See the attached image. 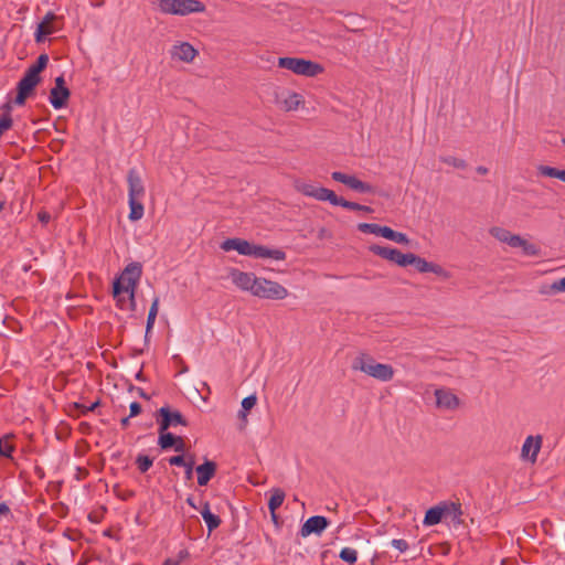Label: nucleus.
<instances>
[{
    "mask_svg": "<svg viewBox=\"0 0 565 565\" xmlns=\"http://www.w3.org/2000/svg\"><path fill=\"white\" fill-rule=\"evenodd\" d=\"M331 178L334 181L347 185L349 189L353 191L360 193H374V188L371 184L359 180L354 175H350L340 171H334L331 173Z\"/></svg>",
    "mask_w": 565,
    "mask_h": 565,
    "instance_id": "nucleus-15",
    "label": "nucleus"
},
{
    "mask_svg": "<svg viewBox=\"0 0 565 565\" xmlns=\"http://www.w3.org/2000/svg\"><path fill=\"white\" fill-rule=\"evenodd\" d=\"M563 143L565 145V138L563 139Z\"/></svg>",
    "mask_w": 565,
    "mask_h": 565,
    "instance_id": "nucleus-58",
    "label": "nucleus"
},
{
    "mask_svg": "<svg viewBox=\"0 0 565 565\" xmlns=\"http://www.w3.org/2000/svg\"><path fill=\"white\" fill-rule=\"evenodd\" d=\"M408 265L415 266L419 273H434L444 279H448L450 277V273L444 269L440 265L427 262L425 258H422L413 253H408L407 266Z\"/></svg>",
    "mask_w": 565,
    "mask_h": 565,
    "instance_id": "nucleus-13",
    "label": "nucleus"
},
{
    "mask_svg": "<svg viewBox=\"0 0 565 565\" xmlns=\"http://www.w3.org/2000/svg\"><path fill=\"white\" fill-rule=\"evenodd\" d=\"M173 447L175 451L181 452L184 450L185 444L181 437H177V441L174 443Z\"/></svg>",
    "mask_w": 565,
    "mask_h": 565,
    "instance_id": "nucleus-48",
    "label": "nucleus"
},
{
    "mask_svg": "<svg viewBox=\"0 0 565 565\" xmlns=\"http://www.w3.org/2000/svg\"><path fill=\"white\" fill-rule=\"evenodd\" d=\"M275 105L285 113L296 111L305 106V98L296 92L281 88L275 93Z\"/></svg>",
    "mask_w": 565,
    "mask_h": 565,
    "instance_id": "nucleus-10",
    "label": "nucleus"
},
{
    "mask_svg": "<svg viewBox=\"0 0 565 565\" xmlns=\"http://www.w3.org/2000/svg\"><path fill=\"white\" fill-rule=\"evenodd\" d=\"M394 233H395V231L392 230L391 227H388V226H381V232H380V236L381 237H384L386 239L392 241V238L394 236Z\"/></svg>",
    "mask_w": 565,
    "mask_h": 565,
    "instance_id": "nucleus-44",
    "label": "nucleus"
},
{
    "mask_svg": "<svg viewBox=\"0 0 565 565\" xmlns=\"http://www.w3.org/2000/svg\"><path fill=\"white\" fill-rule=\"evenodd\" d=\"M543 438L541 435H530L525 438L521 448V459L526 462L535 463L537 455L542 448Z\"/></svg>",
    "mask_w": 565,
    "mask_h": 565,
    "instance_id": "nucleus-17",
    "label": "nucleus"
},
{
    "mask_svg": "<svg viewBox=\"0 0 565 565\" xmlns=\"http://www.w3.org/2000/svg\"><path fill=\"white\" fill-rule=\"evenodd\" d=\"M186 502H188V504H189V505H191L193 509H196V505H195L194 501L192 500V498H188V499H186Z\"/></svg>",
    "mask_w": 565,
    "mask_h": 565,
    "instance_id": "nucleus-51",
    "label": "nucleus"
},
{
    "mask_svg": "<svg viewBox=\"0 0 565 565\" xmlns=\"http://www.w3.org/2000/svg\"><path fill=\"white\" fill-rule=\"evenodd\" d=\"M333 205H339L344 209L353 210V211H362L364 213H371L373 210L367 205H362L355 202L347 201L343 198L335 196V201L333 202Z\"/></svg>",
    "mask_w": 565,
    "mask_h": 565,
    "instance_id": "nucleus-28",
    "label": "nucleus"
},
{
    "mask_svg": "<svg viewBox=\"0 0 565 565\" xmlns=\"http://www.w3.org/2000/svg\"><path fill=\"white\" fill-rule=\"evenodd\" d=\"M158 310H159V299L156 298L153 300V302L150 307L149 313H148L147 328H146L147 333H149L150 330L153 328V324H154V321H156V318L158 315Z\"/></svg>",
    "mask_w": 565,
    "mask_h": 565,
    "instance_id": "nucleus-34",
    "label": "nucleus"
},
{
    "mask_svg": "<svg viewBox=\"0 0 565 565\" xmlns=\"http://www.w3.org/2000/svg\"><path fill=\"white\" fill-rule=\"evenodd\" d=\"M56 20L57 18L53 13H47L45 15L43 21L38 25L36 41H43L47 35L53 34L57 30V26L55 25Z\"/></svg>",
    "mask_w": 565,
    "mask_h": 565,
    "instance_id": "nucleus-22",
    "label": "nucleus"
},
{
    "mask_svg": "<svg viewBox=\"0 0 565 565\" xmlns=\"http://www.w3.org/2000/svg\"><path fill=\"white\" fill-rule=\"evenodd\" d=\"M7 510V507L0 508V512Z\"/></svg>",
    "mask_w": 565,
    "mask_h": 565,
    "instance_id": "nucleus-55",
    "label": "nucleus"
},
{
    "mask_svg": "<svg viewBox=\"0 0 565 565\" xmlns=\"http://www.w3.org/2000/svg\"><path fill=\"white\" fill-rule=\"evenodd\" d=\"M47 565H52V564H47Z\"/></svg>",
    "mask_w": 565,
    "mask_h": 565,
    "instance_id": "nucleus-59",
    "label": "nucleus"
},
{
    "mask_svg": "<svg viewBox=\"0 0 565 565\" xmlns=\"http://www.w3.org/2000/svg\"><path fill=\"white\" fill-rule=\"evenodd\" d=\"M7 510V507L0 508V512Z\"/></svg>",
    "mask_w": 565,
    "mask_h": 565,
    "instance_id": "nucleus-56",
    "label": "nucleus"
},
{
    "mask_svg": "<svg viewBox=\"0 0 565 565\" xmlns=\"http://www.w3.org/2000/svg\"><path fill=\"white\" fill-rule=\"evenodd\" d=\"M551 290L555 294L565 292V277L554 281L551 285Z\"/></svg>",
    "mask_w": 565,
    "mask_h": 565,
    "instance_id": "nucleus-41",
    "label": "nucleus"
},
{
    "mask_svg": "<svg viewBox=\"0 0 565 565\" xmlns=\"http://www.w3.org/2000/svg\"><path fill=\"white\" fill-rule=\"evenodd\" d=\"M128 423H129V418H122V419H121V425H122L124 427H126V426L128 425Z\"/></svg>",
    "mask_w": 565,
    "mask_h": 565,
    "instance_id": "nucleus-53",
    "label": "nucleus"
},
{
    "mask_svg": "<svg viewBox=\"0 0 565 565\" xmlns=\"http://www.w3.org/2000/svg\"><path fill=\"white\" fill-rule=\"evenodd\" d=\"M71 90L63 76H57L54 79V84L50 89L49 100L53 108H64L70 99Z\"/></svg>",
    "mask_w": 565,
    "mask_h": 565,
    "instance_id": "nucleus-12",
    "label": "nucleus"
},
{
    "mask_svg": "<svg viewBox=\"0 0 565 565\" xmlns=\"http://www.w3.org/2000/svg\"><path fill=\"white\" fill-rule=\"evenodd\" d=\"M435 407L439 412L455 413L462 406L461 398L449 387H438L434 392Z\"/></svg>",
    "mask_w": 565,
    "mask_h": 565,
    "instance_id": "nucleus-8",
    "label": "nucleus"
},
{
    "mask_svg": "<svg viewBox=\"0 0 565 565\" xmlns=\"http://www.w3.org/2000/svg\"><path fill=\"white\" fill-rule=\"evenodd\" d=\"M2 209H3V204H2V203H0V211H1Z\"/></svg>",
    "mask_w": 565,
    "mask_h": 565,
    "instance_id": "nucleus-57",
    "label": "nucleus"
},
{
    "mask_svg": "<svg viewBox=\"0 0 565 565\" xmlns=\"http://www.w3.org/2000/svg\"><path fill=\"white\" fill-rule=\"evenodd\" d=\"M285 500V492L279 489L275 488L271 490V495L268 502V509L270 512H275L284 502Z\"/></svg>",
    "mask_w": 565,
    "mask_h": 565,
    "instance_id": "nucleus-31",
    "label": "nucleus"
},
{
    "mask_svg": "<svg viewBox=\"0 0 565 565\" xmlns=\"http://www.w3.org/2000/svg\"><path fill=\"white\" fill-rule=\"evenodd\" d=\"M49 63V56L46 54H41L36 62L28 67L26 71H44Z\"/></svg>",
    "mask_w": 565,
    "mask_h": 565,
    "instance_id": "nucleus-39",
    "label": "nucleus"
},
{
    "mask_svg": "<svg viewBox=\"0 0 565 565\" xmlns=\"http://www.w3.org/2000/svg\"><path fill=\"white\" fill-rule=\"evenodd\" d=\"M158 414L160 416L159 425L161 431H166L168 428L175 427L178 425H186L182 414L178 411H171L169 407H161L158 411Z\"/></svg>",
    "mask_w": 565,
    "mask_h": 565,
    "instance_id": "nucleus-18",
    "label": "nucleus"
},
{
    "mask_svg": "<svg viewBox=\"0 0 565 565\" xmlns=\"http://www.w3.org/2000/svg\"><path fill=\"white\" fill-rule=\"evenodd\" d=\"M537 171L541 175L548 177V178H555L563 182H565V170H561L554 167L550 166H540L537 168Z\"/></svg>",
    "mask_w": 565,
    "mask_h": 565,
    "instance_id": "nucleus-30",
    "label": "nucleus"
},
{
    "mask_svg": "<svg viewBox=\"0 0 565 565\" xmlns=\"http://www.w3.org/2000/svg\"><path fill=\"white\" fill-rule=\"evenodd\" d=\"M224 252L236 250L239 255L254 258H271L285 260L286 253L281 249H273L264 245H256L243 238H227L221 244Z\"/></svg>",
    "mask_w": 565,
    "mask_h": 565,
    "instance_id": "nucleus-1",
    "label": "nucleus"
},
{
    "mask_svg": "<svg viewBox=\"0 0 565 565\" xmlns=\"http://www.w3.org/2000/svg\"><path fill=\"white\" fill-rule=\"evenodd\" d=\"M141 274L142 267L139 263L128 264L121 275L114 281L113 294L118 295L120 291H125L129 292L131 297L135 294Z\"/></svg>",
    "mask_w": 565,
    "mask_h": 565,
    "instance_id": "nucleus-5",
    "label": "nucleus"
},
{
    "mask_svg": "<svg viewBox=\"0 0 565 565\" xmlns=\"http://www.w3.org/2000/svg\"><path fill=\"white\" fill-rule=\"evenodd\" d=\"M216 465L213 461H205L203 465L198 466V483L200 486H206L209 481L214 477Z\"/></svg>",
    "mask_w": 565,
    "mask_h": 565,
    "instance_id": "nucleus-23",
    "label": "nucleus"
},
{
    "mask_svg": "<svg viewBox=\"0 0 565 565\" xmlns=\"http://www.w3.org/2000/svg\"><path fill=\"white\" fill-rule=\"evenodd\" d=\"M129 207L130 213L128 217L130 221L136 222L142 218L145 209L141 200H129Z\"/></svg>",
    "mask_w": 565,
    "mask_h": 565,
    "instance_id": "nucleus-32",
    "label": "nucleus"
},
{
    "mask_svg": "<svg viewBox=\"0 0 565 565\" xmlns=\"http://www.w3.org/2000/svg\"><path fill=\"white\" fill-rule=\"evenodd\" d=\"M439 160L443 163H445L449 167H452L455 169H458V170H463L467 168V162L463 159L455 157V156H440Z\"/></svg>",
    "mask_w": 565,
    "mask_h": 565,
    "instance_id": "nucleus-33",
    "label": "nucleus"
},
{
    "mask_svg": "<svg viewBox=\"0 0 565 565\" xmlns=\"http://www.w3.org/2000/svg\"><path fill=\"white\" fill-rule=\"evenodd\" d=\"M340 558L349 564H354L358 559V552L351 547H344L339 554Z\"/></svg>",
    "mask_w": 565,
    "mask_h": 565,
    "instance_id": "nucleus-37",
    "label": "nucleus"
},
{
    "mask_svg": "<svg viewBox=\"0 0 565 565\" xmlns=\"http://www.w3.org/2000/svg\"><path fill=\"white\" fill-rule=\"evenodd\" d=\"M129 408H130V415H129V417H135V416L139 415V414H140V412H141V406H140V404H139V403H137V402H132V403L130 404V407H129Z\"/></svg>",
    "mask_w": 565,
    "mask_h": 565,
    "instance_id": "nucleus-45",
    "label": "nucleus"
},
{
    "mask_svg": "<svg viewBox=\"0 0 565 565\" xmlns=\"http://www.w3.org/2000/svg\"><path fill=\"white\" fill-rule=\"evenodd\" d=\"M351 367L353 371H360L380 382H390L395 375V370L391 364L377 362L372 355L365 352L356 354L352 361Z\"/></svg>",
    "mask_w": 565,
    "mask_h": 565,
    "instance_id": "nucleus-2",
    "label": "nucleus"
},
{
    "mask_svg": "<svg viewBox=\"0 0 565 565\" xmlns=\"http://www.w3.org/2000/svg\"><path fill=\"white\" fill-rule=\"evenodd\" d=\"M392 241L397 243V244H403V245H408L409 244V238L406 236V234L401 233V232H396V231L394 233V236H393Z\"/></svg>",
    "mask_w": 565,
    "mask_h": 565,
    "instance_id": "nucleus-42",
    "label": "nucleus"
},
{
    "mask_svg": "<svg viewBox=\"0 0 565 565\" xmlns=\"http://www.w3.org/2000/svg\"><path fill=\"white\" fill-rule=\"evenodd\" d=\"M164 565H178V563L177 562H172L171 559H167L164 562Z\"/></svg>",
    "mask_w": 565,
    "mask_h": 565,
    "instance_id": "nucleus-54",
    "label": "nucleus"
},
{
    "mask_svg": "<svg viewBox=\"0 0 565 565\" xmlns=\"http://www.w3.org/2000/svg\"><path fill=\"white\" fill-rule=\"evenodd\" d=\"M381 226L375 223H360L358 230L362 233H370L380 236Z\"/></svg>",
    "mask_w": 565,
    "mask_h": 565,
    "instance_id": "nucleus-38",
    "label": "nucleus"
},
{
    "mask_svg": "<svg viewBox=\"0 0 565 565\" xmlns=\"http://www.w3.org/2000/svg\"><path fill=\"white\" fill-rule=\"evenodd\" d=\"M228 277L238 289L253 295L258 278L255 274L232 268L228 273Z\"/></svg>",
    "mask_w": 565,
    "mask_h": 565,
    "instance_id": "nucleus-16",
    "label": "nucleus"
},
{
    "mask_svg": "<svg viewBox=\"0 0 565 565\" xmlns=\"http://www.w3.org/2000/svg\"><path fill=\"white\" fill-rule=\"evenodd\" d=\"M444 509L440 507L430 508L424 518V524L427 526L436 525L441 521Z\"/></svg>",
    "mask_w": 565,
    "mask_h": 565,
    "instance_id": "nucleus-29",
    "label": "nucleus"
},
{
    "mask_svg": "<svg viewBox=\"0 0 565 565\" xmlns=\"http://www.w3.org/2000/svg\"><path fill=\"white\" fill-rule=\"evenodd\" d=\"M476 170H477V172H478L479 174H481V175H484V174H487V173L489 172L488 168H486V167H483V166H479V167H477V169H476Z\"/></svg>",
    "mask_w": 565,
    "mask_h": 565,
    "instance_id": "nucleus-50",
    "label": "nucleus"
},
{
    "mask_svg": "<svg viewBox=\"0 0 565 565\" xmlns=\"http://www.w3.org/2000/svg\"><path fill=\"white\" fill-rule=\"evenodd\" d=\"M489 234L500 243L507 244L512 248L522 249V253L526 256L537 257L541 255V248L536 244L518 234H513L504 227L493 226L489 230Z\"/></svg>",
    "mask_w": 565,
    "mask_h": 565,
    "instance_id": "nucleus-3",
    "label": "nucleus"
},
{
    "mask_svg": "<svg viewBox=\"0 0 565 565\" xmlns=\"http://www.w3.org/2000/svg\"><path fill=\"white\" fill-rule=\"evenodd\" d=\"M392 545L399 552H405L408 548V544L405 540L395 539L392 541Z\"/></svg>",
    "mask_w": 565,
    "mask_h": 565,
    "instance_id": "nucleus-43",
    "label": "nucleus"
},
{
    "mask_svg": "<svg viewBox=\"0 0 565 565\" xmlns=\"http://www.w3.org/2000/svg\"><path fill=\"white\" fill-rule=\"evenodd\" d=\"M3 115L0 118V137L12 127V118H11V110L12 105L11 102H7L3 106Z\"/></svg>",
    "mask_w": 565,
    "mask_h": 565,
    "instance_id": "nucleus-27",
    "label": "nucleus"
},
{
    "mask_svg": "<svg viewBox=\"0 0 565 565\" xmlns=\"http://www.w3.org/2000/svg\"><path fill=\"white\" fill-rule=\"evenodd\" d=\"M193 463V460H191L190 462H185L184 465V467L186 468L185 475L188 479L192 478Z\"/></svg>",
    "mask_w": 565,
    "mask_h": 565,
    "instance_id": "nucleus-49",
    "label": "nucleus"
},
{
    "mask_svg": "<svg viewBox=\"0 0 565 565\" xmlns=\"http://www.w3.org/2000/svg\"><path fill=\"white\" fill-rule=\"evenodd\" d=\"M170 465L172 466H184L185 460L183 456H173L169 459Z\"/></svg>",
    "mask_w": 565,
    "mask_h": 565,
    "instance_id": "nucleus-46",
    "label": "nucleus"
},
{
    "mask_svg": "<svg viewBox=\"0 0 565 565\" xmlns=\"http://www.w3.org/2000/svg\"><path fill=\"white\" fill-rule=\"evenodd\" d=\"M39 74L40 73H26V75L18 83L15 97L9 102L19 106L24 105L25 100L33 95L35 87L41 81Z\"/></svg>",
    "mask_w": 565,
    "mask_h": 565,
    "instance_id": "nucleus-11",
    "label": "nucleus"
},
{
    "mask_svg": "<svg viewBox=\"0 0 565 565\" xmlns=\"http://www.w3.org/2000/svg\"><path fill=\"white\" fill-rule=\"evenodd\" d=\"M268 67H278L287 71H323V67L303 58L279 57L275 61L274 56L267 58Z\"/></svg>",
    "mask_w": 565,
    "mask_h": 565,
    "instance_id": "nucleus-9",
    "label": "nucleus"
},
{
    "mask_svg": "<svg viewBox=\"0 0 565 565\" xmlns=\"http://www.w3.org/2000/svg\"><path fill=\"white\" fill-rule=\"evenodd\" d=\"M136 462L141 472H146L152 466V459L148 456H139Z\"/></svg>",
    "mask_w": 565,
    "mask_h": 565,
    "instance_id": "nucleus-40",
    "label": "nucleus"
},
{
    "mask_svg": "<svg viewBox=\"0 0 565 565\" xmlns=\"http://www.w3.org/2000/svg\"><path fill=\"white\" fill-rule=\"evenodd\" d=\"M329 522L324 516L316 515L309 518L301 526L300 534L306 537L312 533L320 534Z\"/></svg>",
    "mask_w": 565,
    "mask_h": 565,
    "instance_id": "nucleus-21",
    "label": "nucleus"
},
{
    "mask_svg": "<svg viewBox=\"0 0 565 565\" xmlns=\"http://www.w3.org/2000/svg\"><path fill=\"white\" fill-rule=\"evenodd\" d=\"M38 218H39V221H40L41 223H43V224H47V223L50 222V220H51V215H50V213H49V212H46V211H41V212H39V214H38Z\"/></svg>",
    "mask_w": 565,
    "mask_h": 565,
    "instance_id": "nucleus-47",
    "label": "nucleus"
},
{
    "mask_svg": "<svg viewBox=\"0 0 565 565\" xmlns=\"http://www.w3.org/2000/svg\"><path fill=\"white\" fill-rule=\"evenodd\" d=\"M129 200H141L145 196V186L139 173L131 169L127 174Z\"/></svg>",
    "mask_w": 565,
    "mask_h": 565,
    "instance_id": "nucleus-19",
    "label": "nucleus"
},
{
    "mask_svg": "<svg viewBox=\"0 0 565 565\" xmlns=\"http://www.w3.org/2000/svg\"><path fill=\"white\" fill-rule=\"evenodd\" d=\"M117 300V305L122 310H135V294L130 297L129 292L120 291L118 295L113 294Z\"/></svg>",
    "mask_w": 565,
    "mask_h": 565,
    "instance_id": "nucleus-26",
    "label": "nucleus"
},
{
    "mask_svg": "<svg viewBox=\"0 0 565 565\" xmlns=\"http://www.w3.org/2000/svg\"><path fill=\"white\" fill-rule=\"evenodd\" d=\"M369 250L374 255H377L386 260H390L398 266L405 267L407 266L408 253L404 254L401 250L387 246L381 245H371L369 246Z\"/></svg>",
    "mask_w": 565,
    "mask_h": 565,
    "instance_id": "nucleus-14",
    "label": "nucleus"
},
{
    "mask_svg": "<svg viewBox=\"0 0 565 565\" xmlns=\"http://www.w3.org/2000/svg\"><path fill=\"white\" fill-rule=\"evenodd\" d=\"M201 514H202V518L205 521L210 532H212L213 530L218 527V525L221 524V519L211 512L210 505L207 502H205L203 504Z\"/></svg>",
    "mask_w": 565,
    "mask_h": 565,
    "instance_id": "nucleus-25",
    "label": "nucleus"
},
{
    "mask_svg": "<svg viewBox=\"0 0 565 565\" xmlns=\"http://www.w3.org/2000/svg\"><path fill=\"white\" fill-rule=\"evenodd\" d=\"M175 441H177L175 436H173L170 433L160 430L159 445L161 446V448H163V449L171 448V447H173Z\"/></svg>",
    "mask_w": 565,
    "mask_h": 565,
    "instance_id": "nucleus-36",
    "label": "nucleus"
},
{
    "mask_svg": "<svg viewBox=\"0 0 565 565\" xmlns=\"http://www.w3.org/2000/svg\"><path fill=\"white\" fill-rule=\"evenodd\" d=\"M257 397L256 395H249L242 401V409L238 412L237 416L241 419V429H244L247 425V413L256 405Z\"/></svg>",
    "mask_w": 565,
    "mask_h": 565,
    "instance_id": "nucleus-24",
    "label": "nucleus"
},
{
    "mask_svg": "<svg viewBox=\"0 0 565 565\" xmlns=\"http://www.w3.org/2000/svg\"><path fill=\"white\" fill-rule=\"evenodd\" d=\"M270 515H271V520H273L275 523H277V521H278V516H277V514H276V511H275V512H270Z\"/></svg>",
    "mask_w": 565,
    "mask_h": 565,
    "instance_id": "nucleus-52",
    "label": "nucleus"
},
{
    "mask_svg": "<svg viewBox=\"0 0 565 565\" xmlns=\"http://www.w3.org/2000/svg\"><path fill=\"white\" fill-rule=\"evenodd\" d=\"M14 450V445L10 441V436L0 438V457L10 458Z\"/></svg>",
    "mask_w": 565,
    "mask_h": 565,
    "instance_id": "nucleus-35",
    "label": "nucleus"
},
{
    "mask_svg": "<svg viewBox=\"0 0 565 565\" xmlns=\"http://www.w3.org/2000/svg\"><path fill=\"white\" fill-rule=\"evenodd\" d=\"M170 54L173 60L188 63L196 56L198 51L188 42H179L172 46Z\"/></svg>",
    "mask_w": 565,
    "mask_h": 565,
    "instance_id": "nucleus-20",
    "label": "nucleus"
},
{
    "mask_svg": "<svg viewBox=\"0 0 565 565\" xmlns=\"http://www.w3.org/2000/svg\"><path fill=\"white\" fill-rule=\"evenodd\" d=\"M294 188L299 193L316 199L318 201H328L333 205L337 194L327 188L320 186L317 183L303 181L300 179L295 180Z\"/></svg>",
    "mask_w": 565,
    "mask_h": 565,
    "instance_id": "nucleus-7",
    "label": "nucleus"
},
{
    "mask_svg": "<svg viewBox=\"0 0 565 565\" xmlns=\"http://www.w3.org/2000/svg\"><path fill=\"white\" fill-rule=\"evenodd\" d=\"M157 8L162 14L186 17L205 11V4L200 0H158Z\"/></svg>",
    "mask_w": 565,
    "mask_h": 565,
    "instance_id": "nucleus-4",
    "label": "nucleus"
},
{
    "mask_svg": "<svg viewBox=\"0 0 565 565\" xmlns=\"http://www.w3.org/2000/svg\"><path fill=\"white\" fill-rule=\"evenodd\" d=\"M289 295L287 288L277 281H273L263 277L257 278L253 296L269 299V300H284Z\"/></svg>",
    "mask_w": 565,
    "mask_h": 565,
    "instance_id": "nucleus-6",
    "label": "nucleus"
}]
</instances>
